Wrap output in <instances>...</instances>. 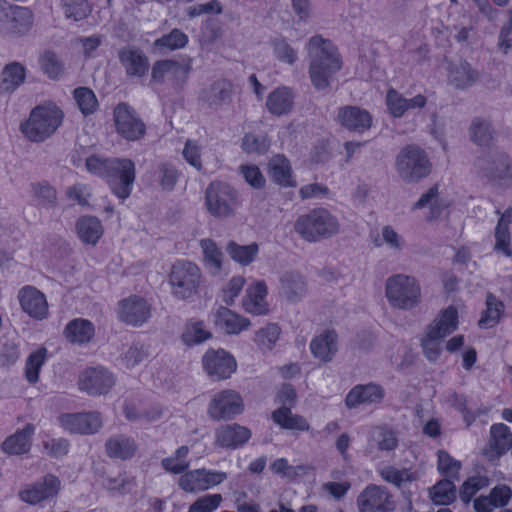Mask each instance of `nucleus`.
<instances>
[{"mask_svg":"<svg viewBox=\"0 0 512 512\" xmlns=\"http://www.w3.org/2000/svg\"><path fill=\"white\" fill-rule=\"evenodd\" d=\"M307 53L310 81L317 90L324 91L330 86L333 76L341 70L342 57L337 47L320 35L309 39Z\"/></svg>","mask_w":512,"mask_h":512,"instance_id":"f257e3e1","label":"nucleus"},{"mask_svg":"<svg viewBox=\"0 0 512 512\" xmlns=\"http://www.w3.org/2000/svg\"><path fill=\"white\" fill-rule=\"evenodd\" d=\"M294 230L303 240L316 243L339 234L341 224L335 214L320 207L300 215L294 223Z\"/></svg>","mask_w":512,"mask_h":512,"instance_id":"f03ea898","label":"nucleus"},{"mask_svg":"<svg viewBox=\"0 0 512 512\" xmlns=\"http://www.w3.org/2000/svg\"><path fill=\"white\" fill-rule=\"evenodd\" d=\"M63 120L62 109L48 102L31 110L28 118L20 123V131L32 142H43L58 130Z\"/></svg>","mask_w":512,"mask_h":512,"instance_id":"7ed1b4c3","label":"nucleus"},{"mask_svg":"<svg viewBox=\"0 0 512 512\" xmlns=\"http://www.w3.org/2000/svg\"><path fill=\"white\" fill-rule=\"evenodd\" d=\"M384 292L389 306L401 311L416 308L422 299L421 285L418 279L405 273L389 276L384 284Z\"/></svg>","mask_w":512,"mask_h":512,"instance_id":"20e7f679","label":"nucleus"},{"mask_svg":"<svg viewBox=\"0 0 512 512\" xmlns=\"http://www.w3.org/2000/svg\"><path fill=\"white\" fill-rule=\"evenodd\" d=\"M203 275L193 261L181 259L171 266L168 284L172 296L178 300H192L200 293Z\"/></svg>","mask_w":512,"mask_h":512,"instance_id":"39448f33","label":"nucleus"},{"mask_svg":"<svg viewBox=\"0 0 512 512\" xmlns=\"http://www.w3.org/2000/svg\"><path fill=\"white\" fill-rule=\"evenodd\" d=\"M239 205L238 192L226 182L213 181L205 190L204 206L214 218L227 219L233 217Z\"/></svg>","mask_w":512,"mask_h":512,"instance_id":"423d86ee","label":"nucleus"},{"mask_svg":"<svg viewBox=\"0 0 512 512\" xmlns=\"http://www.w3.org/2000/svg\"><path fill=\"white\" fill-rule=\"evenodd\" d=\"M245 404L239 392L225 389L215 393L207 407L208 416L214 421H227L242 414Z\"/></svg>","mask_w":512,"mask_h":512,"instance_id":"0eeeda50","label":"nucleus"},{"mask_svg":"<svg viewBox=\"0 0 512 512\" xmlns=\"http://www.w3.org/2000/svg\"><path fill=\"white\" fill-rule=\"evenodd\" d=\"M136 178L135 163L128 158L112 159L106 181L112 192L121 200L128 198Z\"/></svg>","mask_w":512,"mask_h":512,"instance_id":"6e6552de","label":"nucleus"},{"mask_svg":"<svg viewBox=\"0 0 512 512\" xmlns=\"http://www.w3.org/2000/svg\"><path fill=\"white\" fill-rule=\"evenodd\" d=\"M397 171L405 181H414L426 177L431 171V164L425 153L416 147H406L396 159Z\"/></svg>","mask_w":512,"mask_h":512,"instance_id":"1a4fd4ad","label":"nucleus"},{"mask_svg":"<svg viewBox=\"0 0 512 512\" xmlns=\"http://www.w3.org/2000/svg\"><path fill=\"white\" fill-rule=\"evenodd\" d=\"M21 311L30 319L44 321L49 318L50 307L46 295L37 287L25 285L17 292Z\"/></svg>","mask_w":512,"mask_h":512,"instance_id":"9d476101","label":"nucleus"},{"mask_svg":"<svg viewBox=\"0 0 512 512\" xmlns=\"http://www.w3.org/2000/svg\"><path fill=\"white\" fill-rule=\"evenodd\" d=\"M204 371L216 380L230 378L237 370L235 357L225 349H208L202 357Z\"/></svg>","mask_w":512,"mask_h":512,"instance_id":"9b49d317","label":"nucleus"},{"mask_svg":"<svg viewBox=\"0 0 512 512\" xmlns=\"http://www.w3.org/2000/svg\"><path fill=\"white\" fill-rule=\"evenodd\" d=\"M227 479V473L211 469H195L185 472L178 480L185 492L196 493L209 490Z\"/></svg>","mask_w":512,"mask_h":512,"instance_id":"f8f14e48","label":"nucleus"},{"mask_svg":"<svg viewBox=\"0 0 512 512\" xmlns=\"http://www.w3.org/2000/svg\"><path fill=\"white\" fill-rule=\"evenodd\" d=\"M33 24V15L20 6H0V32L5 35H23Z\"/></svg>","mask_w":512,"mask_h":512,"instance_id":"ddd939ff","label":"nucleus"},{"mask_svg":"<svg viewBox=\"0 0 512 512\" xmlns=\"http://www.w3.org/2000/svg\"><path fill=\"white\" fill-rule=\"evenodd\" d=\"M357 508L359 512H393L396 505L385 487L370 484L358 495Z\"/></svg>","mask_w":512,"mask_h":512,"instance_id":"4468645a","label":"nucleus"},{"mask_svg":"<svg viewBox=\"0 0 512 512\" xmlns=\"http://www.w3.org/2000/svg\"><path fill=\"white\" fill-rule=\"evenodd\" d=\"M116 132L128 141H136L145 134L146 127L137 113L128 105L121 103L114 110Z\"/></svg>","mask_w":512,"mask_h":512,"instance_id":"2eb2a0df","label":"nucleus"},{"mask_svg":"<svg viewBox=\"0 0 512 512\" xmlns=\"http://www.w3.org/2000/svg\"><path fill=\"white\" fill-rule=\"evenodd\" d=\"M182 155L185 161L197 171L215 170L220 166L216 152L198 140H187Z\"/></svg>","mask_w":512,"mask_h":512,"instance_id":"dca6fc26","label":"nucleus"},{"mask_svg":"<svg viewBox=\"0 0 512 512\" xmlns=\"http://www.w3.org/2000/svg\"><path fill=\"white\" fill-rule=\"evenodd\" d=\"M60 427L72 434L91 435L102 427V418L97 412L65 413L58 417Z\"/></svg>","mask_w":512,"mask_h":512,"instance_id":"f3484780","label":"nucleus"},{"mask_svg":"<svg viewBox=\"0 0 512 512\" xmlns=\"http://www.w3.org/2000/svg\"><path fill=\"white\" fill-rule=\"evenodd\" d=\"M61 489L60 480L54 475H46L38 481L28 484L19 491L20 499L30 505H37L54 498Z\"/></svg>","mask_w":512,"mask_h":512,"instance_id":"a211bd4d","label":"nucleus"},{"mask_svg":"<svg viewBox=\"0 0 512 512\" xmlns=\"http://www.w3.org/2000/svg\"><path fill=\"white\" fill-rule=\"evenodd\" d=\"M78 385L90 395H104L115 385V377L103 367H90L80 374Z\"/></svg>","mask_w":512,"mask_h":512,"instance_id":"6ab92c4d","label":"nucleus"},{"mask_svg":"<svg viewBox=\"0 0 512 512\" xmlns=\"http://www.w3.org/2000/svg\"><path fill=\"white\" fill-rule=\"evenodd\" d=\"M242 308L253 316H266L270 313L268 286L264 280H254L247 286L242 298Z\"/></svg>","mask_w":512,"mask_h":512,"instance_id":"aec40b11","label":"nucleus"},{"mask_svg":"<svg viewBox=\"0 0 512 512\" xmlns=\"http://www.w3.org/2000/svg\"><path fill=\"white\" fill-rule=\"evenodd\" d=\"M117 317L128 325L139 327L149 319L150 306L144 298L130 296L118 303Z\"/></svg>","mask_w":512,"mask_h":512,"instance_id":"412c9836","label":"nucleus"},{"mask_svg":"<svg viewBox=\"0 0 512 512\" xmlns=\"http://www.w3.org/2000/svg\"><path fill=\"white\" fill-rule=\"evenodd\" d=\"M212 322L216 329L227 335H238L251 326L250 319L225 306L213 312Z\"/></svg>","mask_w":512,"mask_h":512,"instance_id":"4be33fe9","label":"nucleus"},{"mask_svg":"<svg viewBox=\"0 0 512 512\" xmlns=\"http://www.w3.org/2000/svg\"><path fill=\"white\" fill-rule=\"evenodd\" d=\"M118 59L126 75L130 78H142L149 71V58L139 48L132 46L121 48L118 52Z\"/></svg>","mask_w":512,"mask_h":512,"instance_id":"5701e85b","label":"nucleus"},{"mask_svg":"<svg viewBox=\"0 0 512 512\" xmlns=\"http://www.w3.org/2000/svg\"><path fill=\"white\" fill-rule=\"evenodd\" d=\"M251 438V431L239 424H226L215 430L214 445L225 449H237Z\"/></svg>","mask_w":512,"mask_h":512,"instance_id":"b1692460","label":"nucleus"},{"mask_svg":"<svg viewBox=\"0 0 512 512\" xmlns=\"http://www.w3.org/2000/svg\"><path fill=\"white\" fill-rule=\"evenodd\" d=\"M447 79L452 86L464 89L473 85L479 77V73L469 62L459 59L447 62Z\"/></svg>","mask_w":512,"mask_h":512,"instance_id":"393cba45","label":"nucleus"},{"mask_svg":"<svg viewBox=\"0 0 512 512\" xmlns=\"http://www.w3.org/2000/svg\"><path fill=\"white\" fill-rule=\"evenodd\" d=\"M338 335L333 330H324L310 342L309 348L315 359L322 363L331 362L338 350Z\"/></svg>","mask_w":512,"mask_h":512,"instance_id":"a878e982","label":"nucleus"},{"mask_svg":"<svg viewBox=\"0 0 512 512\" xmlns=\"http://www.w3.org/2000/svg\"><path fill=\"white\" fill-rule=\"evenodd\" d=\"M383 397L384 390L380 385L374 383L356 385L346 395L345 404L352 409L360 405L379 403Z\"/></svg>","mask_w":512,"mask_h":512,"instance_id":"bb28decb","label":"nucleus"},{"mask_svg":"<svg viewBox=\"0 0 512 512\" xmlns=\"http://www.w3.org/2000/svg\"><path fill=\"white\" fill-rule=\"evenodd\" d=\"M267 172L270 179L281 187H295L296 178L293 174L290 161L282 154H276L267 163Z\"/></svg>","mask_w":512,"mask_h":512,"instance_id":"cd10ccee","label":"nucleus"},{"mask_svg":"<svg viewBox=\"0 0 512 512\" xmlns=\"http://www.w3.org/2000/svg\"><path fill=\"white\" fill-rule=\"evenodd\" d=\"M449 206L450 202L440 196L438 186H433L424 193L416 203H414L412 210L429 208V213L427 214L426 219L427 221L432 222L440 219Z\"/></svg>","mask_w":512,"mask_h":512,"instance_id":"c85d7f7f","label":"nucleus"},{"mask_svg":"<svg viewBox=\"0 0 512 512\" xmlns=\"http://www.w3.org/2000/svg\"><path fill=\"white\" fill-rule=\"evenodd\" d=\"M63 335L71 344L85 345L94 338L95 326L87 319L75 318L66 324Z\"/></svg>","mask_w":512,"mask_h":512,"instance_id":"c756f323","label":"nucleus"},{"mask_svg":"<svg viewBox=\"0 0 512 512\" xmlns=\"http://www.w3.org/2000/svg\"><path fill=\"white\" fill-rule=\"evenodd\" d=\"M35 427L27 424L24 428L17 430L8 436L1 444V451L7 455H22L28 453L31 448V439Z\"/></svg>","mask_w":512,"mask_h":512,"instance_id":"7c9ffc66","label":"nucleus"},{"mask_svg":"<svg viewBox=\"0 0 512 512\" xmlns=\"http://www.w3.org/2000/svg\"><path fill=\"white\" fill-rule=\"evenodd\" d=\"M273 422L284 430L296 432H309L311 425L302 415L293 413L291 408L281 406L271 414Z\"/></svg>","mask_w":512,"mask_h":512,"instance_id":"2f4dec72","label":"nucleus"},{"mask_svg":"<svg viewBox=\"0 0 512 512\" xmlns=\"http://www.w3.org/2000/svg\"><path fill=\"white\" fill-rule=\"evenodd\" d=\"M459 324L458 309L454 305H449L439 311L435 319L426 328L445 338L456 331Z\"/></svg>","mask_w":512,"mask_h":512,"instance_id":"473e14b6","label":"nucleus"},{"mask_svg":"<svg viewBox=\"0 0 512 512\" xmlns=\"http://www.w3.org/2000/svg\"><path fill=\"white\" fill-rule=\"evenodd\" d=\"M75 230L82 243L92 246H95L104 234L103 224L95 216L80 217L75 224Z\"/></svg>","mask_w":512,"mask_h":512,"instance_id":"72a5a7b5","label":"nucleus"},{"mask_svg":"<svg viewBox=\"0 0 512 512\" xmlns=\"http://www.w3.org/2000/svg\"><path fill=\"white\" fill-rule=\"evenodd\" d=\"M338 121L345 128L362 133L372 124L370 114L357 107H345L339 110Z\"/></svg>","mask_w":512,"mask_h":512,"instance_id":"f704fd0d","label":"nucleus"},{"mask_svg":"<svg viewBox=\"0 0 512 512\" xmlns=\"http://www.w3.org/2000/svg\"><path fill=\"white\" fill-rule=\"evenodd\" d=\"M483 176L489 180L512 179V165L507 155L498 154L481 164Z\"/></svg>","mask_w":512,"mask_h":512,"instance_id":"c9c22d12","label":"nucleus"},{"mask_svg":"<svg viewBox=\"0 0 512 512\" xmlns=\"http://www.w3.org/2000/svg\"><path fill=\"white\" fill-rule=\"evenodd\" d=\"M226 252L233 262L242 267H247L257 260L260 245L256 242L240 244L236 241H229L226 245Z\"/></svg>","mask_w":512,"mask_h":512,"instance_id":"e433bc0d","label":"nucleus"},{"mask_svg":"<svg viewBox=\"0 0 512 512\" xmlns=\"http://www.w3.org/2000/svg\"><path fill=\"white\" fill-rule=\"evenodd\" d=\"M204 267L213 274L219 273L223 268L224 253L216 241L203 238L199 241Z\"/></svg>","mask_w":512,"mask_h":512,"instance_id":"4c0bfd02","label":"nucleus"},{"mask_svg":"<svg viewBox=\"0 0 512 512\" xmlns=\"http://www.w3.org/2000/svg\"><path fill=\"white\" fill-rule=\"evenodd\" d=\"M212 333L203 321L190 320L182 328L181 342L187 347H193L211 339Z\"/></svg>","mask_w":512,"mask_h":512,"instance_id":"58836bf2","label":"nucleus"},{"mask_svg":"<svg viewBox=\"0 0 512 512\" xmlns=\"http://www.w3.org/2000/svg\"><path fill=\"white\" fill-rule=\"evenodd\" d=\"M281 328L276 323H267L259 328L253 338V342L263 353L272 351L281 337Z\"/></svg>","mask_w":512,"mask_h":512,"instance_id":"ea45409f","label":"nucleus"},{"mask_svg":"<svg viewBox=\"0 0 512 512\" xmlns=\"http://www.w3.org/2000/svg\"><path fill=\"white\" fill-rule=\"evenodd\" d=\"M512 223V208L503 212L498 224L495 228V247L497 252L503 253L505 256L510 257L512 251L510 249V233L509 225Z\"/></svg>","mask_w":512,"mask_h":512,"instance_id":"a19ab883","label":"nucleus"},{"mask_svg":"<svg viewBox=\"0 0 512 512\" xmlns=\"http://www.w3.org/2000/svg\"><path fill=\"white\" fill-rule=\"evenodd\" d=\"M105 447L109 457L122 460L131 458L136 451L134 440L123 435L109 438Z\"/></svg>","mask_w":512,"mask_h":512,"instance_id":"79ce46f5","label":"nucleus"},{"mask_svg":"<svg viewBox=\"0 0 512 512\" xmlns=\"http://www.w3.org/2000/svg\"><path fill=\"white\" fill-rule=\"evenodd\" d=\"M382 479L397 487H405L407 484L417 481L421 474L418 470L411 468L398 469L394 466H387L380 471Z\"/></svg>","mask_w":512,"mask_h":512,"instance_id":"37998d69","label":"nucleus"},{"mask_svg":"<svg viewBox=\"0 0 512 512\" xmlns=\"http://www.w3.org/2000/svg\"><path fill=\"white\" fill-rule=\"evenodd\" d=\"M26 71L22 64L13 62L6 65L1 74L0 90L13 93L25 80Z\"/></svg>","mask_w":512,"mask_h":512,"instance_id":"c03bdc74","label":"nucleus"},{"mask_svg":"<svg viewBox=\"0 0 512 512\" xmlns=\"http://www.w3.org/2000/svg\"><path fill=\"white\" fill-rule=\"evenodd\" d=\"M505 306L502 301L494 295L489 294L486 297V309L482 313L478 326L482 329L495 327L504 315Z\"/></svg>","mask_w":512,"mask_h":512,"instance_id":"a18cd8bd","label":"nucleus"},{"mask_svg":"<svg viewBox=\"0 0 512 512\" xmlns=\"http://www.w3.org/2000/svg\"><path fill=\"white\" fill-rule=\"evenodd\" d=\"M183 66L173 60H159L152 66L151 80L156 83H162L165 79L175 78L184 73Z\"/></svg>","mask_w":512,"mask_h":512,"instance_id":"49530a36","label":"nucleus"},{"mask_svg":"<svg viewBox=\"0 0 512 512\" xmlns=\"http://www.w3.org/2000/svg\"><path fill=\"white\" fill-rule=\"evenodd\" d=\"M431 501L436 505H448L456 499L455 485L452 480L443 479L429 489Z\"/></svg>","mask_w":512,"mask_h":512,"instance_id":"de8ad7c7","label":"nucleus"},{"mask_svg":"<svg viewBox=\"0 0 512 512\" xmlns=\"http://www.w3.org/2000/svg\"><path fill=\"white\" fill-rule=\"evenodd\" d=\"M490 446L497 455L505 453L512 446V434L505 424L498 423L491 426Z\"/></svg>","mask_w":512,"mask_h":512,"instance_id":"09e8293b","label":"nucleus"},{"mask_svg":"<svg viewBox=\"0 0 512 512\" xmlns=\"http://www.w3.org/2000/svg\"><path fill=\"white\" fill-rule=\"evenodd\" d=\"M188 454L189 447L186 445L180 446L174 454L162 460V467L168 473L181 474L190 466V463L187 460Z\"/></svg>","mask_w":512,"mask_h":512,"instance_id":"8fccbe9b","label":"nucleus"},{"mask_svg":"<svg viewBox=\"0 0 512 512\" xmlns=\"http://www.w3.org/2000/svg\"><path fill=\"white\" fill-rule=\"evenodd\" d=\"M246 284V279L242 275H234L228 279L221 287L219 297L221 301L231 306L240 296Z\"/></svg>","mask_w":512,"mask_h":512,"instance_id":"3c124183","label":"nucleus"},{"mask_svg":"<svg viewBox=\"0 0 512 512\" xmlns=\"http://www.w3.org/2000/svg\"><path fill=\"white\" fill-rule=\"evenodd\" d=\"M241 148L247 154L262 155L269 150L270 141L263 133L247 132L242 139Z\"/></svg>","mask_w":512,"mask_h":512,"instance_id":"603ef678","label":"nucleus"},{"mask_svg":"<svg viewBox=\"0 0 512 512\" xmlns=\"http://www.w3.org/2000/svg\"><path fill=\"white\" fill-rule=\"evenodd\" d=\"M462 468V463L452 457L447 451L439 450L437 452V471L448 478V480H457Z\"/></svg>","mask_w":512,"mask_h":512,"instance_id":"864d4df0","label":"nucleus"},{"mask_svg":"<svg viewBox=\"0 0 512 512\" xmlns=\"http://www.w3.org/2000/svg\"><path fill=\"white\" fill-rule=\"evenodd\" d=\"M442 336L433 333L428 328H425L424 333L421 337V347L425 357L430 362H436L441 355L442 352Z\"/></svg>","mask_w":512,"mask_h":512,"instance_id":"5fc2aeb1","label":"nucleus"},{"mask_svg":"<svg viewBox=\"0 0 512 512\" xmlns=\"http://www.w3.org/2000/svg\"><path fill=\"white\" fill-rule=\"evenodd\" d=\"M47 358V350L45 348H38L32 352L25 364V377L29 383H36L39 380V372L44 365Z\"/></svg>","mask_w":512,"mask_h":512,"instance_id":"6e6d98bb","label":"nucleus"},{"mask_svg":"<svg viewBox=\"0 0 512 512\" xmlns=\"http://www.w3.org/2000/svg\"><path fill=\"white\" fill-rule=\"evenodd\" d=\"M371 441L381 451H393L398 446V439L394 431L387 427H376L371 434Z\"/></svg>","mask_w":512,"mask_h":512,"instance_id":"4d7b16f0","label":"nucleus"},{"mask_svg":"<svg viewBox=\"0 0 512 512\" xmlns=\"http://www.w3.org/2000/svg\"><path fill=\"white\" fill-rule=\"evenodd\" d=\"M283 293L287 299L294 301L301 297L305 292V282L297 274H286L281 279Z\"/></svg>","mask_w":512,"mask_h":512,"instance_id":"13d9d810","label":"nucleus"},{"mask_svg":"<svg viewBox=\"0 0 512 512\" xmlns=\"http://www.w3.org/2000/svg\"><path fill=\"white\" fill-rule=\"evenodd\" d=\"M238 172L250 187L257 190L265 187L266 178L257 165L252 163L242 164L239 166Z\"/></svg>","mask_w":512,"mask_h":512,"instance_id":"bf43d9fd","label":"nucleus"},{"mask_svg":"<svg viewBox=\"0 0 512 512\" xmlns=\"http://www.w3.org/2000/svg\"><path fill=\"white\" fill-rule=\"evenodd\" d=\"M187 35L179 29H173L170 33L163 35L154 42V47L162 50H177L186 46Z\"/></svg>","mask_w":512,"mask_h":512,"instance_id":"052dcab7","label":"nucleus"},{"mask_svg":"<svg viewBox=\"0 0 512 512\" xmlns=\"http://www.w3.org/2000/svg\"><path fill=\"white\" fill-rule=\"evenodd\" d=\"M65 16L74 21L85 19L91 12L88 0H62Z\"/></svg>","mask_w":512,"mask_h":512,"instance_id":"680f3d73","label":"nucleus"},{"mask_svg":"<svg viewBox=\"0 0 512 512\" xmlns=\"http://www.w3.org/2000/svg\"><path fill=\"white\" fill-rule=\"evenodd\" d=\"M271 470L275 474H279L289 480H295L304 475L308 467L303 465L292 466L288 463L287 459L279 458L271 464Z\"/></svg>","mask_w":512,"mask_h":512,"instance_id":"e2e57ef3","label":"nucleus"},{"mask_svg":"<svg viewBox=\"0 0 512 512\" xmlns=\"http://www.w3.org/2000/svg\"><path fill=\"white\" fill-rule=\"evenodd\" d=\"M40 66L42 71L52 79H58L64 72L63 63L55 53L50 51L41 55Z\"/></svg>","mask_w":512,"mask_h":512,"instance_id":"0e129e2a","label":"nucleus"},{"mask_svg":"<svg viewBox=\"0 0 512 512\" xmlns=\"http://www.w3.org/2000/svg\"><path fill=\"white\" fill-rule=\"evenodd\" d=\"M489 480L485 476H473L468 478L461 486L459 496L460 499L468 503L472 497L481 489L487 487Z\"/></svg>","mask_w":512,"mask_h":512,"instance_id":"69168bd1","label":"nucleus"},{"mask_svg":"<svg viewBox=\"0 0 512 512\" xmlns=\"http://www.w3.org/2000/svg\"><path fill=\"white\" fill-rule=\"evenodd\" d=\"M112 159L99 154H92L86 158L85 166L89 173L106 179L111 169Z\"/></svg>","mask_w":512,"mask_h":512,"instance_id":"338daca9","label":"nucleus"},{"mask_svg":"<svg viewBox=\"0 0 512 512\" xmlns=\"http://www.w3.org/2000/svg\"><path fill=\"white\" fill-rule=\"evenodd\" d=\"M223 498L220 494H208L199 497L190 507L189 512H214Z\"/></svg>","mask_w":512,"mask_h":512,"instance_id":"774afa93","label":"nucleus"}]
</instances>
